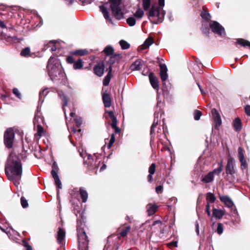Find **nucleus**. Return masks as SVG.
Returning <instances> with one entry per match:
<instances>
[{
  "label": "nucleus",
  "instance_id": "nucleus-1",
  "mask_svg": "<svg viewBox=\"0 0 250 250\" xmlns=\"http://www.w3.org/2000/svg\"><path fill=\"white\" fill-rule=\"evenodd\" d=\"M5 8H7L8 11L11 9V7L0 4V11L4 10ZM0 12V28L6 29L7 32L0 33V37L7 43H12L15 40V29L14 26L11 24V20L7 19L5 16H2Z\"/></svg>",
  "mask_w": 250,
  "mask_h": 250
},
{
  "label": "nucleus",
  "instance_id": "nucleus-2",
  "mask_svg": "<svg viewBox=\"0 0 250 250\" xmlns=\"http://www.w3.org/2000/svg\"><path fill=\"white\" fill-rule=\"evenodd\" d=\"M16 154L14 152L10 153L5 167V173L8 179L16 184Z\"/></svg>",
  "mask_w": 250,
  "mask_h": 250
},
{
  "label": "nucleus",
  "instance_id": "nucleus-3",
  "mask_svg": "<svg viewBox=\"0 0 250 250\" xmlns=\"http://www.w3.org/2000/svg\"><path fill=\"white\" fill-rule=\"evenodd\" d=\"M48 74L52 80L58 78L61 74V66L59 60L54 57H51L47 66Z\"/></svg>",
  "mask_w": 250,
  "mask_h": 250
},
{
  "label": "nucleus",
  "instance_id": "nucleus-4",
  "mask_svg": "<svg viewBox=\"0 0 250 250\" xmlns=\"http://www.w3.org/2000/svg\"><path fill=\"white\" fill-rule=\"evenodd\" d=\"M165 11L157 6L152 5L150 9L148 17L151 22L154 24H158L163 21Z\"/></svg>",
  "mask_w": 250,
  "mask_h": 250
},
{
  "label": "nucleus",
  "instance_id": "nucleus-5",
  "mask_svg": "<svg viewBox=\"0 0 250 250\" xmlns=\"http://www.w3.org/2000/svg\"><path fill=\"white\" fill-rule=\"evenodd\" d=\"M80 224L81 225L78 223L77 226L79 249V250H88L87 237L83 229L81 227L82 223L80 222Z\"/></svg>",
  "mask_w": 250,
  "mask_h": 250
},
{
  "label": "nucleus",
  "instance_id": "nucleus-6",
  "mask_svg": "<svg viewBox=\"0 0 250 250\" xmlns=\"http://www.w3.org/2000/svg\"><path fill=\"white\" fill-rule=\"evenodd\" d=\"M110 7L112 14L118 20L123 18L124 12L122 8L121 0H109Z\"/></svg>",
  "mask_w": 250,
  "mask_h": 250
},
{
  "label": "nucleus",
  "instance_id": "nucleus-7",
  "mask_svg": "<svg viewBox=\"0 0 250 250\" xmlns=\"http://www.w3.org/2000/svg\"><path fill=\"white\" fill-rule=\"evenodd\" d=\"M14 139V132L12 128H9L4 135V142L6 146L11 148Z\"/></svg>",
  "mask_w": 250,
  "mask_h": 250
},
{
  "label": "nucleus",
  "instance_id": "nucleus-8",
  "mask_svg": "<svg viewBox=\"0 0 250 250\" xmlns=\"http://www.w3.org/2000/svg\"><path fill=\"white\" fill-rule=\"evenodd\" d=\"M209 26L212 31L215 34L222 36L225 34V29L223 26L216 21H211Z\"/></svg>",
  "mask_w": 250,
  "mask_h": 250
},
{
  "label": "nucleus",
  "instance_id": "nucleus-9",
  "mask_svg": "<svg viewBox=\"0 0 250 250\" xmlns=\"http://www.w3.org/2000/svg\"><path fill=\"white\" fill-rule=\"evenodd\" d=\"M234 159L232 158H229L228 159V162L226 167V173L232 175L235 172L234 168Z\"/></svg>",
  "mask_w": 250,
  "mask_h": 250
},
{
  "label": "nucleus",
  "instance_id": "nucleus-10",
  "mask_svg": "<svg viewBox=\"0 0 250 250\" xmlns=\"http://www.w3.org/2000/svg\"><path fill=\"white\" fill-rule=\"evenodd\" d=\"M211 114L214 123V126L215 128H217L222 124L220 115L217 110L215 108L212 109Z\"/></svg>",
  "mask_w": 250,
  "mask_h": 250
},
{
  "label": "nucleus",
  "instance_id": "nucleus-11",
  "mask_svg": "<svg viewBox=\"0 0 250 250\" xmlns=\"http://www.w3.org/2000/svg\"><path fill=\"white\" fill-rule=\"evenodd\" d=\"M104 69V62H101L96 65L94 67V71L96 75L99 77L103 76Z\"/></svg>",
  "mask_w": 250,
  "mask_h": 250
},
{
  "label": "nucleus",
  "instance_id": "nucleus-12",
  "mask_svg": "<svg viewBox=\"0 0 250 250\" xmlns=\"http://www.w3.org/2000/svg\"><path fill=\"white\" fill-rule=\"evenodd\" d=\"M219 198L221 201L224 203V204L228 208H232L233 206L234 203L233 201L228 196H220Z\"/></svg>",
  "mask_w": 250,
  "mask_h": 250
},
{
  "label": "nucleus",
  "instance_id": "nucleus-13",
  "mask_svg": "<svg viewBox=\"0 0 250 250\" xmlns=\"http://www.w3.org/2000/svg\"><path fill=\"white\" fill-rule=\"evenodd\" d=\"M22 173V165L21 162L17 161V185L20 183ZM18 185H17V187Z\"/></svg>",
  "mask_w": 250,
  "mask_h": 250
},
{
  "label": "nucleus",
  "instance_id": "nucleus-14",
  "mask_svg": "<svg viewBox=\"0 0 250 250\" xmlns=\"http://www.w3.org/2000/svg\"><path fill=\"white\" fill-rule=\"evenodd\" d=\"M149 79L151 85L152 86L156 89H158L159 84L158 81L156 78V77L154 76V74L152 73H150L149 74Z\"/></svg>",
  "mask_w": 250,
  "mask_h": 250
},
{
  "label": "nucleus",
  "instance_id": "nucleus-15",
  "mask_svg": "<svg viewBox=\"0 0 250 250\" xmlns=\"http://www.w3.org/2000/svg\"><path fill=\"white\" fill-rule=\"evenodd\" d=\"M225 211L222 209H218L213 208L212 209V214L216 218L221 219L225 215Z\"/></svg>",
  "mask_w": 250,
  "mask_h": 250
},
{
  "label": "nucleus",
  "instance_id": "nucleus-16",
  "mask_svg": "<svg viewBox=\"0 0 250 250\" xmlns=\"http://www.w3.org/2000/svg\"><path fill=\"white\" fill-rule=\"evenodd\" d=\"M103 100L104 106L106 107H109L111 106V99L108 93H104L102 95Z\"/></svg>",
  "mask_w": 250,
  "mask_h": 250
},
{
  "label": "nucleus",
  "instance_id": "nucleus-17",
  "mask_svg": "<svg viewBox=\"0 0 250 250\" xmlns=\"http://www.w3.org/2000/svg\"><path fill=\"white\" fill-rule=\"evenodd\" d=\"M213 179L214 177L213 172H209L203 177L201 181L204 183L207 184L211 182Z\"/></svg>",
  "mask_w": 250,
  "mask_h": 250
},
{
  "label": "nucleus",
  "instance_id": "nucleus-18",
  "mask_svg": "<svg viewBox=\"0 0 250 250\" xmlns=\"http://www.w3.org/2000/svg\"><path fill=\"white\" fill-rule=\"evenodd\" d=\"M33 122L35 127L38 124L41 125V123H43V118L39 112L36 114Z\"/></svg>",
  "mask_w": 250,
  "mask_h": 250
},
{
  "label": "nucleus",
  "instance_id": "nucleus-19",
  "mask_svg": "<svg viewBox=\"0 0 250 250\" xmlns=\"http://www.w3.org/2000/svg\"><path fill=\"white\" fill-rule=\"evenodd\" d=\"M37 129V133L35 134V138L36 140H38L44 134V129L40 124L36 125Z\"/></svg>",
  "mask_w": 250,
  "mask_h": 250
},
{
  "label": "nucleus",
  "instance_id": "nucleus-20",
  "mask_svg": "<svg viewBox=\"0 0 250 250\" xmlns=\"http://www.w3.org/2000/svg\"><path fill=\"white\" fill-rule=\"evenodd\" d=\"M65 236V231L62 229L61 228H59V231L58 232L57 234V241L59 243L62 244L63 242V240Z\"/></svg>",
  "mask_w": 250,
  "mask_h": 250
},
{
  "label": "nucleus",
  "instance_id": "nucleus-21",
  "mask_svg": "<svg viewBox=\"0 0 250 250\" xmlns=\"http://www.w3.org/2000/svg\"><path fill=\"white\" fill-rule=\"evenodd\" d=\"M157 208V206L149 204L146 206L147 212L148 215L150 216L155 213Z\"/></svg>",
  "mask_w": 250,
  "mask_h": 250
},
{
  "label": "nucleus",
  "instance_id": "nucleus-22",
  "mask_svg": "<svg viewBox=\"0 0 250 250\" xmlns=\"http://www.w3.org/2000/svg\"><path fill=\"white\" fill-rule=\"evenodd\" d=\"M100 11L103 13L104 18L106 20H108L110 22H112V20L110 18L109 13L107 11V9L106 7H105L104 6H100L99 7Z\"/></svg>",
  "mask_w": 250,
  "mask_h": 250
},
{
  "label": "nucleus",
  "instance_id": "nucleus-23",
  "mask_svg": "<svg viewBox=\"0 0 250 250\" xmlns=\"http://www.w3.org/2000/svg\"><path fill=\"white\" fill-rule=\"evenodd\" d=\"M153 41L152 38H147L145 41V42H144L143 44H142L141 46V47H140L141 49L144 50V49H146L147 48L149 47L153 43Z\"/></svg>",
  "mask_w": 250,
  "mask_h": 250
},
{
  "label": "nucleus",
  "instance_id": "nucleus-24",
  "mask_svg": "<svg viewBox=\"0 0 250 250\" xmlns=\"http://www.w3.org/2000/svg\"><path fill=\"white\" fill-rule=\"evenodd\" d=\"M142 66V62L140 60L136 61L131 66L132 70H140Z\"/></svg>",
  "mask_w": 250,
  "mask_h": 250
},
{
  "label": "nucleus",
  "instance_id": "nucleus-25",
  "mask_svg": "<svg viewBox=\"0 0 250 250\" xmlns=\"http://www.w3.org/2000/svg\"><path fill=\"white\" fill-rule=\"evenodd\" d=\"M233 126L236 131L241 130L242 128L241 121L239 118H237L234 120Z\"/></svg>",
  "mask_w": 250,
  "mask_h": 250
},
{
  "label": "nucleus",
  "instance_id": "nucleus-26",
  "mask_svg": "<svg viewBox=\"0 0 250 250\" xmlns=\"http://www.w3.org/2000/svg\"><path fill=\"white\" fill-rule=\"evenodd\" d=\"M80 192L83 202L85 203L87 201L88 198V193L87 191L83 188H80Z\"/></svg>",
  "mask_w": 250,
  "mask_h": 250
},
{
  "label": "nucleus",
  "instance_id": "nucleus-27",
  "mask_svg": "<svg viewBox=\"0 0 250 250\" xmlns=\"http://www.w3.org/2000/svg\"><path fill=\"white\" fill-rule=\"evenodd\" d=\"M54 174H52V175L55 180V184L59 188L61 189L62 188V185L60 178L57 173H55L54 172Z\"/></svg>",
  "mask_w": 250,
  "mask_h": 250
},
{
  "label": "nucleus",
  "instance_id": "nucleus-28",
  "mask_svg": "<svg viewBox=\"0 0 250 250\" xmlns=\"http://www.w3.org/2000/svg\"><path fill=\"white\" fill-rule=\"evenodd\" d=\"M83 63L82 60L81 59H78L77 61L74 62L73 68L75 69H80L83 66Z\"/></svg>",
  "mask_w": 250,
  "mask_h": 250
},
{
  "label": "nucleus",
  "instance_id": "nucleus-29",
  "mask_svg": "<svg viewBox=\"0 0 250 250\" xmlns=\"http://www.w3.org/2000/svg\"><path fill=\"white\" fill-rule=\"evenodd\" d=\"M236 43L242 46H249L250 47V42L242 39H238Z\"/></svg>",
  "mask_w": 250,
  "mask_h": 250
},
{
  "label": "nucleus",
  "instance_id": "nucleus-30",
  "mask_svg": "<svg viewBox=\"0 0 250 250\" xmlns=\"http://www.w3.org/2000/svg\"><path fill=\"white\" fill-rule=\"evenodd\" d=\"M59 95L60 98L62 100V102H63V104H62L63 110L65 116H66V113H65V110L64 109V107L66 106L67 104V99L62 93H60L59 94Z\"/></svg>",
  "mask_w": 250,
  "mask_h": 250
},
{
  "label": "nucleus",
  "instance_id": "nucleus-31",
  "mask_svg": "<svg viewBox=\"0 0 250 250\" xmlns=\"http://www.w3.org/2000/svg\"><path fill=\"white\" fill-rule=\"evenodd\" d=\"M207 200L208 201V203H214L216 200V198L214 196V195L210 192H208L207 194V197H206Z\"/></svg>",
  "mask_w": 250,
  "mask_h": 250
},
{
  "label": "nucleus",
  "instance_id": "nucleus-32",
  "mask_svg": "<svg viewBox=\"0 0 250 250\" xmlns=\"http://www.w3.org/2000/svg\"><path fill=\"white\" fill-rule=\"evenodd\" d=\"M103 52L107 56H109L113 53L114 49L111 46L108 45L104 49Z\"/></svg>",
  "mask_w": 250,
  "mask_h": 250
},
{
  "label": "nucleus",
  "instance_id": "nucleus-33",
  "mask_svg": "<svg viewBox=\"0 0 250 250\" xmlns=\"http://www.w3.org/2000/svg\"><path fill=\"white\" fill-rule=\"evenodd\" d=\"M21 55L24 57H28L30 56V50L29 47L25 48L21 52Z\"/></svg>",
  "mask_w": 250,
  "mask_h": 250
},
{
  "label": "nucleus",
  "instance_id": "nucleus-34",
  "mask_svg": "<svg viewBox=\"0 0 250 250\" xmlns=\"http://www.w3.org/2000/svg\"><path fill=\"white\" fill-rule=\"evenodd\" d=\"M144 12L140 8L138 9L136 12L134 14V17L138 19H141L144 16Z\"/></svg>",
  "mask_w": 250,
  "mask_h": 250
},
{
  "label": "nucleus",
  "instance_id": "nucleus-35",
  "mask_svg": "<svg viewBox=\"0 0 250 250\" xmlns=\"http://www.w3.org/2000/svg\"><path fill=\"white\" fill-rule=\"evenodd\" d=\"M151 0H143V6L145 11H147L150 7Z\"/></svg>",
  "mask_w": 250,
  "mask_h": 250
},
{
  "label": "nucleus",
  "instance_id": "nucleus-36",
  "mask_svg": "<svg viewBox=\"0 0 250 250\" xmlns=\"http://www.w3.org/2000/svg\"><path fill=\"white\" fill-rule=\"evenodd\" d=\"M222 170H223L222 162H221L219 164V167L216 169H214L212 171H210V172H213V176H214V174L219 175L222 172Z\"/></svg>",
  "mask_w": 250,
  "mask_h": 250
},
{
  "label": "nucleus",
  "instance_id": "nucleus-37",
  "mask_svg": "<svg viewBox=\"0 0 250 250\" xmlns=\"http://www.w3.org/2000/svg\"><path fill=\"white\" fill-rule=\"evenodd\" d=\"M127 23L130 26H133L135 25L136 21L134 17H129L126 20Z\"/></svg>",
  "mask_w": 250,
  "mask_h": 250
},
{
  "label": "nucleus",
  "instance_id": "nucleus-38",
  "mask_svg": "<svg viewBox=\"0 0 250 250\" xmlns=\"http://www.w3.org/2000/svg\"><path fill=\"white\" fill-rule=\"evenodd\" d=\"M120 44L123 49H127L130 46L129 44L124 40H121L120 42Z\"/></svg>",
  "mask_w": 250,
  "mask_h": 250
},
{
  "label": "nucleus",
  "instance_id": "nucleus-39",
  "mask_svg": "<svg viewBox=\"0 0 250 250\" xmlns=\"http://www.w3.org/2000/svg\"><path fill=\"white\" fill-rule=\"evenodd\" d=\"M111 126L115 130L116 133H118L120 131L119 128L117 127V119L112 120Z\"/></svg>",
  "mask_w": 250,
  "mask_h": 250
},
{
  "label": "nucleus",
  "instance_id": "nucleus-40",
  "mask_svg": "<svg viewBox=\"0 0 250 250\" xmlns=\"http://www.w3.org/2000/svg\"><path fill=\"white\" fill-rule=\"evenodd\" d=\"M111 76L110 74H108L104 78L103 81V84L104 86H107L109 84Z\"/></svg>",
  "mask_w": 250,
  "mask_h": 250
},
{
  "label": "nucleus",
  "instance_id": "nucleus-41",
  "mask_svg": "<svg viewBox=\"0 0 250 250\" xmlns=\"http://www.w3.org/2000/svg\"><path fill=\"white\" fill-rule=\"evenodd\" d=\"M130 229L131 228H130V226L126 227L125 229L122 230V231L120 233V236H123V237L125 236L127 234L128 232L130 231Z\"/></svg>",
  "mask_w": 250,
  "mask_h": 250
},
{
  "label": "nucleus",
  "instance_id": "nucleus-42",
  "mask_svg": "<svg viewBox=\"0 0 250 250\" xmlns=\"http://www.w3.org/2000/svg\"><path fill=\"white\" fill-rule=\"evenodd\" d=\"M87 53H88V51L85 49L78 50H76L74 53V54L80 55V56H83V55L86 54Z\"/></svg>",
  "mask_w": 250,
  "mask_h": 250
},
{
  "label": "nucleus",
  "instance_id": "nucleus-43",
  "mask_svg": "<svg viewBox=\"0 0 250 250\" xmlns=\"http://www.w3.org/2000/svg\"><path fill=\"white\" fill-rule=\"evenodd\" d=\"M15 230L12 229L10 228V230H9L7 231H5V232L7 233V234L8 235L10 239L15 240V237L14 235H12L13 233H14Z\"/></svg>",
  "mask_w": 250,
  "mask_h": 250
},
{
  "label": "nucleus",
  "instance_id": "nucleus-44",
  "mask_svg": "<svg viewBox=\"0 0 250 250\" xmlns=\"http://www.w3.org/2000/svg\"><path fill=\"white\" fill-rule=\"evenodd\" d=\"M202 18L206 20H209L210 19V15L208 13L205 11H203L201 14Z\"/></svg>",
  "mask_w": 250,
  "mask_h": 250
},
{
  "label": "nucleus",
  "instance_id": "nucleus-45",
  "mask_svg": "<svg viewBox=\"0 0 250 250\" xmlns=\"http://www.w3.org/2000/svg\"><path fill=\"white\" fill-rule=\"evenodd\" d=\"M52 169L51 171V174H54V172L55 173H57V172L58 171L59 168L57 165V164L56 162H54L52 165Z\"/></svg>",
  "mask_w": 250,
  "mask_h": 250
},
{
  "label": "nucleus",
  "instance_id": "nucleus-46",
  "mask_svg": "<svg viewBox=\"0 0 250 250\" xmlns=\"http://www.w3.org/2000/svg\"><path fill=\"white\" fill-rule=\"evenodd\" d=\"M238 152L239 160H241V159L243 160V159H245L243 150L241 147L238 148Z\"/></svg>",
  "mask_w": 250,
  "mask_h": 250
},
{
  "label": "nucleus",
  "instance_id": "nucleus-47",
  "mask_svg": "<svg viewBox=\"0 0 250 250\" xmlns=\"http://www.w3.org/2000/svg\"><path fill=\"white\" fill-rule=\"evenodd\" d=\"M115 135L114 134H112L111 135V138H110V139L109 140V142L107 145V148L108 149H109L112 145L114 144V143L115 142Z\"/></svg>",
  "mask_w": 250,
  "mask_h": 250
},
{
  "label": "nucleus",
  "instance_id": "nucleus-48",
  "mask_svg": "<svg viewBox=\"0 0 250 250\" xmlns=\"http://www.w3.org/2000/svg\"><path fill=\"white\" fill-rule=\"evenodd\" d=\"M21 205L23 208H27L28 206L27 201L23 197H22L21 199Z\"/></svg>",
  "mask_w": 250,
  "mask_h": 250
},
{
  "label": "nucleus",
  "instance_id": "nucleus-49",
  "mask_svg": "<svg viewBox=\"0 0 250 250\" xmlns=\"http://www.w3.org/2000/svg\"><path fill=\"white\" fill-rule=\"evenodd\" d=\"M202 115V113L199 110H196L194 112V118L195 120H199Z\"/></svg>",
  "mask_w": 250,
  "mask_h": 250
},
{
  "label": "nucleus",
  "instance_id": "nucleus-50",
  "mask_svg": "<svg viewBox=\"0 0 250 250\" xmlns=\"http://www.w3.org/2000/svg\"><path fill=\"white\" fill-rule=\"evenodd\" d=\"M223 232V227L221 223H218L217 228V232L219 234H221Z\"/></svg>",
  "mask_w": 250,
  "mask_h": 250
},
{
  "label": "nucleus",
  "instance_id": "nucleus-51",
  "mask_svg": "<svg viewBox=\"0 0 250 250\" xmlns=\"http://www.w3.org/2000/svg\"><path fill=\"white\" fill-rule=\"evenodd\" d=\"M54 41H51L49 42L48 43V47H51V45L53 46L51 48V51H55L57 50V46H56V45H54Z\"/></svg>",
  "mask_w": 250,
  "mask_h": 250
},
{
  "label": "nucleus",
  "instance_id": "nucleus-52",
  "mask_svg": "<svg viewBox=\"0 0 250 250\" xmlns=\"http://www.w3.org/2000/svg\"><path fill=\"white\" fill-rule=\"evenodd\" d=\"M155 168H156L155 164L154 163L152 164L151 165V166H150L149 169H148L149 173L150 174H153L155 171Z\"/></svg>",
  "mask_w": 250,
  "mask_h": 250
},
{
  "label": "nucleus",
  "instance_id": "nucleus-53",
  "mask_svg": "<svg viewBox=\"0 0 250 250\" xmlns=\"http://www.w3.org/2000/svg\"><path fill=\"white\" fill-rule=\"evenodd\" d=\"M161 79L163 82H165L168 78L167 72H160Z\"/></svg>",
  "mask_w": 250,
  "mask_h": 250
},
{
  "label": "nucleus",
  "instance_id": "nucleus-54",
  "mask_svg": "<svg viewBox=\"0 0 250 250\" xmlns=\"http://www.w3.org/2000/svg\"><path fill=\"white\" fill-rule=\"evenodd\" d=\"M158 124V120H156L155 119L154 120V122L151 127V129H150L151 134L153 133V132L154 131V128L157 126Z\"/></svg>",
  "mask_w": 250,
  "mask_h": 250
},
{
  "label": "nucleus",
  "instance_id": "nucleus-55",
  "mask_svg": "<svg viewBox=\"0 0 250 250\" xmlns=\"http://www.w3.org/2000/svg\"><path fill=\"white\" fill-rule=\"evenodd\" d=\"M22 245L26 248V250H33L31 246L24 240L22 241Z\"/></svg>",
  "mask_w": 250,
  "mask_h": 250
},
{
  "label": "nucleus",
  "instance_id": "nucleus-56",
  "mask_svg": "<svg viewBox=\"0 0 250 250\" xmlns=\"http://www.w3.org/2000/svg\"><path fill=\"white\" fill-rule=\"evenodd\" d=\"M160 72H166L167 71V68L165 64H160Z\"/></svg>",
  "mask_w": 250,
  "mask_h": 250
},
{
  "label": "nucleus",
  "instance_id": "nucleus-57",
  "mask_svg": "<svg viewBox=\"0 0 250 250\" xmlns=\"http://www.w3.org/2000/svg\"><path fill=\"white\" fill-rule=\"evenodd\" d=\"M47 89H44L40 93V101H41L43 98L47 95Z\"/></svg>",
  "mask_w": 250,
  "mask_h": 250
},
{
  "label": "nucleus",
  "instance_id": "nucleus-58",
  "mask_svg": "<svg viewBox=\"0 0 250 250\" xmlns=\"http://www.w3.org/2000/svg\"><path fill=\"white\" fill-rule=\"evenodd\" d=\"M75 122L76 125L80 127L82 124V119L81 117H77L75 119Z\"/></svg>",
  "mask_w": 250,
  "mask_h": 250
},
{
  "label": "nucleus",
  "instance_id": "nucleus-59",
  "mask_svg": "<svg viewBox=\"0 0 250 250\" xmlns=\"http://www.w3.org/2000/svg\"><path fill=\"white\" fill-rule=\"evenodd\" d=\"M239 161L241 163V166L242 167V168H243V169L246 168L247 167V164L246 161L245 160V159H244L243 160H241V159L239 160Z\"/></svg>",
  "mask_w": 250,
  "mask_h": 250
},
{
  "label": "nucleus",
  "instance_id": "nucleus-60",
  "mask_svg": "<svg viewBox=\"0 0 250 250\" xmlns=\"http://www.w3.org/2000/svg\"><path fill=\"white\" fill-rule=\"evenodd\" d=\"M108 116L109 118L111 119V120H115L116 118V117L114 116V113L112 111H109L107 112Z\"/></svg>",
  "mask_w": 250,
  "mask_h": 250
},
{
  "label": "nucleus",
  "instance_id": "nucleus-61",
  "mask_svg": "<svg viewBox=\"0 0 250 250\" xmlns=\"http://www.w3.org/2000/svg\"><path fill=\"white\" fill-rule=\"evenodd\" d=\"M159 6L158 7L163 10V7L165 6V0H158Z\"/></svg>",
  "mask_w": 250,
  "mask_h": 250
},
{
  "label": "nucleus",
  "instance_id": "nucleus-62",
  "mask_svg": "<svg viewBox=\"0 0 250 250\" xmlns=\"http://www.w3.org/2000/svg\"><path fill=\"white\" fill-rule=\"evenodd\" d=\"M245 110L247 115L250 116V105H246L245 108Z\"/></svg>",
  "mask_w": 250,
  "mask_h": 250
},
{
  "label": "nucleus",
  "instance_id": "nucleus-63",
  "mask_svg": "<svg viewBox=\"0 0 250 250\" xmlns=\"http://www.w3.org/2000/svg\"><path fill=\"white\" fill-rule=\"evenodd\" d=\"M206 212H207L208 216H210L211 213H210V211L209 210V209H210L209 203H207V204L206 205Z\"/></svg>",
  "mask_w": 250,
  "mask_h": 250
},
{
  "label": "nucleus",
  "instance_id": "nucleus-64",
  "mask_svg": "<svg viewBox=\"0 0 250 250\" xmlns=\"http://www.w3.org/2000/svg\"><path fill=\"white\" fill-rule=\"evenodd\" d=\"M163 188L162 186H157L156 188V191L157 193H161L163 190Z\"/></svg>",
  "mask_w": 250,
  "mask_h": 250
}]
</instances>
